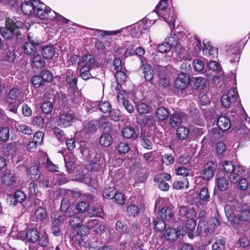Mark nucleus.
Wrapping results in <instances>:
<instances>
[{"label":"nucleus","instance_id":"f257e3e1","mask_svg":"<svg viewBox=\"0 0 250 250\" xmlns=\"http://www.w3.org/2000/svg\"><path fill=\"white\" fill-rule=\"evenodd\" d=\"M33 2H23L21 6L22 12L25 15L35 14L42 20L47 18L48 13L52 14L51 18L54 17L55 15L54 11H52L49 7L45 5L39 0H32Z\"/></svg>","mask_w":250,"mask_h":250},{"label":"nucleus","instance_id":"f03ea898","mask_svg":"<svg viewBox=\"0 0 250 250\" xmlns=\"http://www.w3.org/2000/svg\"><path fill=\"white\" fill-rule=\"evenodd\" d=\"M24 23L21 21H13L9 18H7L5 21L6 28H1L0 30V34L2 37L6 39H10L14 35L18 36L20 35V29L23 26Z\"/></svg>","mask_w":250,"mask_h":250},{"label":"nucleus","instance_id":"7ed1b4c3","mask_svg":"<svg viewBox=\"0 0 250 250\" xmlns=\"http://www.w3.org/2000/svg\"><path fill=\"white\" fill-rule=\"evenodd\" d=\"M232 226L236 229L242 228L244 225L250 224V209L242 208L235 214Z\"/></svg>","mask_w":250,"mask_h":250},{"label":"nucleus","instance_id":"20e7f679","mask_svg":"<svg viewBox=\"0 0 250 250\" xmlns=\"http://www.w3.org/2000/svg\"><path fill=\"white\" fill-rule=\"evenodd\" d=\"M163 201V198H158L156 200L155 208L156 210L159 209L157 217L160 218L165 221H169L174 216V212L170 207H164L159 209Z\"/></svg>","mask_w":250,"mask_h":250},{"label":"nucleus","instance_id":"39448f33","mask_svg":"<svg viewBox=\"0 0 250 250\" xmlns=\"http://www.w3.org/2000/svg\"><path fill=\"white\" fill-rule=\"evenodd\" d=\"M28 42H26L23 45L24 53L28 56H33L37 51V46L41 43V40L34 37L31 33L27 36Z\"/></svg>","mask_w":250,"mask_h":250},{"label":"nucleus","instance_id":"423d86ee","mask_svg":"<svg viewBox=\"0 0 250 250\" xmlns=\"http://www.w3.org/2000/svg\"><path fill=\"white\" fill-rule=\"evenodd\" d=\"M74 119V115L72 111H62L57 121V125L62 128L67 127L72 125Z\"/></svg>","mask_w":250,"mask_h":250},{"label":"nucleus","instance_id":"0eeeda50","mask_svg":"<svg viewBox=\"0 0 250 250\" xmlns=\"http://www.w3.org/2000/svg\"><path fill=\"white\" fill-rule=\"evenodd\" d=\"M2 182L6 185L8 188L12 189L16 187L18 183L17 177L13 171L6 169L1 177Z\"/></svg>","mask_w":250,"mask_h":250},{"label":"nucleus","instance_id":"6e6552de","mask_svg":"<svg viewBox=\"0 0 250 250\" xmlns=\"http://www.w3.org/2000/svg\"><path fill=\"white\" fill-rule=\"evenodd\" d=\"M217 164L213 162H208L204 165V168L201 172V177L206 181L212 178L216 170Z\"/></svg>","mask_w":250,"mask_h":250},{"label":"nucleus","instance_id":"1a4fd4ad","mask_svg":"<svg viewBox=\"0 0 250 250\" xmlns=\"http://www.w3.org/2000/svg\"><path fill=\"white\" fill-rule=\"evenodd\" d=\"M171 175L167 173H161L156 175L154 177V181L157 183L158 187L163 191H167L169 188V186L167 181L171 179Z\"/></svg>","mask_w":250,"mask_h":250},{"label":"nucleus","instance_id":"9d476101","mask_svg":"<svg viewBox=\"0 0 250 250\" xmlns=\"http://www.w3.org/2000/svg\"><path fill=\"white\" fill-rule=\"evenodd\" d=\"M237 97L236 89L231 88L227 94H224L222 97L221 103L223 106L225 108L229 107L236 102Z\"/></svg>","mask_w":250,"mask_h":250},{"label":"nucleus","instance_id":"9b49d317","mask_svg":"<svg viewBox=\"0 0 250 250\" xmlns=\"http://www.w3.org/2000/svg\"><path fill=\"white\" fill-rule=\"evenodd\" d=\"M26 198L25 194L21 190H17L14 194L9 196L10 205L13 206H19L21 210L24 208L22 202L25 200Z\"/></svg>","mask_w":250,"mask_h":250},{"label":"nucleus","instance_id":"f8f14e48","mask_svg":"<svg viewBox=\"0 0 250 250\" xmlns=\"http://www.w3.org/2000/svg\"><path fill=\"white\" fill-rule=\"evenodd\" d=\"M88 229H93L97 234L103 233L105 231L104 223L99 219H90L86 222Z\"/></svg>","mask_w":250,"mask_h":250},{"label":"nucleus","instance_id":"ddd939ff","mask_svg":"<svg viewBox=\"0 0 250 250\" xmlns=\"http://www.w3.org/2000/svg\"><path fill=\"white\" fill-rule=\"evenodd\" d=\"M139 138L141 144L144 148L148 150L152 149L153 143L151 141L152 137L148 131L146 130H141Z\"/></svg>","mask_w":250,"mask_h":250},{"label":"nucleus","instance_id":"4468645a","mask_svg":"<svg viewBox=\"0 0 250 250\" xmlns=\"http://www.w3.org/2000/svg\"><path fill=\"white\" fill-rule=\"evenodd\" d=\"M127 94L125 90L119 91L117 95L118 101L122 103L124 108L130 113L134 111L133 105L127 99Z\"/></svg>","mask_w":250,"mask_h":250},{"label":"nucleus","instance_id":"2eb2a0df","mask_svg":"<svg viewBox=\"0 0 250 250\" xmlns=\"http://www.w3.org/2000/svg\"><path fill=\"white\" fill-rule=\"evenodd\" d=\"M185 234V230L181 226L177 227V229L173 228H168L165 232L166 238L169 241H175L180 235Z\"/></svg>","mask_w":250,"mask_h":250},{"label":"nucleus","instance_id":"dca6fc26","mask_svg":"<svg viewBox=\"0 0 250 250\" xmlns=\"http://www.w3.org/2000/svg\"><path fill=\"white\" fill-rule=\"evenodd\" d=\"M68 197L67 195H65L62 199L60 210L61 213L71 216L75 213V207L70 205Z\"/></svg>","mask_w":250,"mask_h":250},{"label":"nucleus","instance_id":"f3484780","mask_svg":"<svg viewBox=\"0 0 250 250\" xmlns=\"http://www.w3.org/2000/svg\"><path fill=\"white\" fill-rule=\"evenodd\" d=\"M96 63V59L94 56L90 54H87L83 56L81 61L79 62L80 67H88L92 69L94 67Z\"/></svg>","mask_w":250,"mask_h":250},{"label":"nucleus","instance_id":"a211bd4d","mask_svg":"<svg viewBox=\"0 0 250 250\" xmlns=\"http://www.w3.org/2000/svg\"><path fill=\"white\" fill-rule=\"evenodd\" d=\"M23 93L17 88L11 89L7 94L8 99L14 100L19 104H21L23 102Z\"/></svg>","mask_w":250,"mask_h":250},{"label":"nucleus","instance_id":"6ab92c4d","mask_svg":"<svg viewBox=\"0 0 250 250\" xmlns=\"http://www.w3.org/2000/svg\"><path fill=\"white\" fill-rule=\"evenodd\" d=\"M189 82V75L188 74L181 73L175 82L176 87L180 89L185 88Z\"/></svg>","mask_w":250,"mask_h":250},{"label":"nucleus","instance_id":"aec40b11","mask_svg":"<svg viewBox=\"0 0 250 250\" xmlns=\"http://www.w3.org/2000/svg\"><path fill=\"white\" fill-rule=\"evenodd\" d=\"M91 106L94 108H98L103 113H109L111 110L110 104L106 101H103L100 102H92Z\"/></svg>","mask_w":250,"mask_h":250},{"label":"nucleus","instance_id":"412c9836","mask_svg":"<svg viewBox=\"0 0 250 250\" xmlns=\"http://www.w3.org/2000/svg\"><path fill=\"white\" fill-rule=\"evenodd\" d=\"M217 125L220 130L225 131L230 128L231 124L229 118L225 116H221L217 119Z\"/></svg>","mask_w":250,"mask_h":250},{"label":"nucleus","instance_id":"4be33fe9","mask_svg":"<svg viewBox=\"0 0 250 250\" xmlns=\"http://www.w3.org/2000/svg\"><path fill=\"white\" fill-rule=\"evenodd\" d=\"M245 169L244 167L237 166L235 170L231 173L229 175V179L231 182L233 184L237 183V182L241 179L242 175L244 173Z\"/></svg>","mask_w":250,"mask_h":250},{"label":"nucleus","instance_id":"5701e85b","mask_svg":"<svg viewBox=\"0 0 250 250\" xmlns=\"http://www.w3.org/2000/svg\"><path fill=\"white\" fill-rule=\"evenodd\" d=\"M27 174L31 180L33 181L38 180L41 175V171L38 165L35 164L29 167L27 169Z\"/></svg>","mask_w":250,"mask_h":250},{"label":"nucleus","instance_id":"b1692460","mask_svg":"<svg viewBox=\"0 0 250 250\" xmlns=\"http://www.w3.org/2000/svg\"><path fill=\"white\" fill-rule=\"evenodd\" d=\"M76 158L72 154L64 156V161L67 171L70 173L73 171L75 168Z\"/></svg>","mask_w":250,"mask_h":250},{"label":"nucleus","instance_id":"393cba45","mask_svg":"<svg viewBox=\"0 0 250 250\" xmlns=\"http://www.w3.org/2000/svg\"><path fill=\"white\" fill-rule=\"evenodd\" d=\"M203 45L204 48L203 49V55L210 58H213L217 55V50L211 46L209 42H206L205 41H203Z\"/></svg>","mask_w":250,"mask_h":250},{"label":"nucleus","instance_id":"a878e982","mask_svg":"<svg viewBox=\"0 0 250 250\" xmlns=\"http://www.w3.org/2000/svg\"><path fill=\"white\" fill-rule=\"evenodd\" d=\"M70 215H67L64 213H60L59 214L52 213L51 214L52 219V224L57 226H62L63 222L66 220Z\"/></svg>","mask_w":250,"mask_h":250},{"label":"nucleus","instance_id":"bb28decb","mask_svg":"<svg viewBox=\"0 0 250 250\" xmlns=\"http://www.w3.org/2000/svg\"><path fill=\"white\" fill-rule=\"evenodd\" d=\"M197 232L201 236H206L209 232L208 223L207 221L201 219L198 224Z\"/></svg>","mask_w":250,"mask_h":250},{"label":"nucleus","instance_id":"cd10ccee","mask_svg":"<svg viewBox=\"0 0 250 250\" xmlns=\"http://www.w3.org/2000/svg\"><path fill=\"white\" fill-rule=\"evenodd\" d=\"M88 213L90 216L102 217L104 215V211L102 205L97 204L92 206L88 210Z\"/></svg>","mask_w":250,"mask_h":250},{"label":"nucleus","instance_id":"c85d7f7f","mask_svg":"<svg viewBox=\"0 0 250 250\" xmlns=\"http://www.w3.org/2000/svg\"><path fill=\"white\" fill-rule=\"evenodd\" d=\"M31 64L33 67L37 69H42L44 66L45 62L43 57L40 55H36L33 56Z\"/></svg>","mask_w":250,"mask_h":250},{"label":"nucleus","instance_id":"c756f323","mask_svg":"<svg viewBox=\"0 0 250 250\" xmlns=\"http://www.w3.org/2000/svg\"><path fill=\"white\" fill-rule=\"evenodd\" d=\"M199 202L203 204H207L209 201L210 195L208 189L203 187L199 194Z\"/></svg>","mask_w":250,"mask_h":250},{"label":"nucleus","instance_id":"7c9ffc66","mask_svg":"<svg viewBox=\"0 0 250 250\" xmlns=\"http://www.w3.org/2000/svg\"><path fill=\"white\" fill-rule=\"evenodd\" d=\"M69 217H70L69 224L72 227L78 228L82 226L83 220L80 216L76 214V212Z\"/></svg>","mask_w":250,"mask_h":250},{"label":"nucleus","instance_id":"2f4dec72","mask_svg":"<svg viewBox=\"0 0 250 250\" xmlns=\"http://www.w3.org/2000/svg\"><path fill=\"white\" fill-rule=\"evenodd\" d=\"M27 240L31 243H35L39 239V233L37 229H30L26 232Z\"/></svg>","mask_w":250,"mask_h":250},{"label":"nucleus","instance_id":"473e14b6","mask_svg":"<svg viewBox=\"0 0 250 250\" xmlns=\"http://www.w3.org/2000/svg\"><path fill=\"white\" fill-rule=\"evenodd\" d=\"M66 81L69 87L73 90H75L77 87V79L75 75L70 72H68L66 74Z\"/></svg>","mask_w":250,"mask_h":250},{"label":"nucleus","instance_id":"72a5a7b5","mask_svg":"<svg viewBox=\"0 0 250 250\" xmlns=\"http://www.w3.org/2000/svg\"><path fill=\"white\" fill-rule=\"evenodd\" d=\"M216 185L219 190L224 191L229 188V182L225 177H218L216 179Z\"/></svg>","mask_w":250,"mask_h":250},{"label":"nucleus","instance_id":"f704fd0d","mask_svg":"<svg viewBox=\"0 0 250 250\" xmlns=\"http://www.w3.org/2000/svg\"><path fill=\"white\" fill-rule=\"evenodd\" d=\"M189 130L188 128L181 126L177 128L176 130V137L181 140L186 139L188 136Z\"/></svg>","mask_w":250,"mask_h":250},{"label":"nucleus","instance_id":"c9c22d12","mask_svg":"<svg viewBox=\"0 0 250 250\" xmlns=\"http://www.w3.org/2000/svg\"><path fill=\"white\" fill-rule=\"evenodd\" d=\"M55 54V50L53 46H47L42 48V55L45 59H51Z\"/></svg>","mask_w":250,"mask_h":250},{"label":"nucleus","instance_id":"e433bc0d","mask_svg":"<svg viewBox=\"0 0 250 250\" xmlns=\"http://www.w3.org/2000/svg\"><path fill=\"white\" fill-rule=\"evenodd\" d=\"M113 142V139L111 136L108 134H104L100 137L99 143L104 147L110 146Z\"/></svg>","mask_w":250,"mask_h":250},{"label":"nucleus","instance_id":"4c0bfd02","mask_svg":"<svg viewBox=\"0 0 250 250\" xmlns=\"http://www.w3.org/2000/svg\"><path fill=\"white\" fill-rule=\"evenodd\" d=\"M167 0H160V1L157 4L153 12H156L158 16H161V15H163V13L167 10Z\"/></svg>","mask_w":250,"mask_h":250},{"label":"nucleus","instance_id":"58836bf2","mask_svg":"<svg viewBox=\"0 0 250 250\" xmlns=\"http://www.w3.org/2000/svg\"><path fill=\"white\" fill-rule=\"evenodd\" d=\"M169 116V113L165 107H159L156 111V116L160 121H164L167 119Z\"/></svg>","mask_w":250,"mask_h":250},{"label":"nucleus","instance_id":"ea45409f","mask_svg":"<svg viewBox=\"0 0 250 250\" xmlns=\"http://www.w3.org/2000/svg\"><path fill=\"white\" fill-rule=\"evenodd\" d=\"M225 212L226 215L228 220L232 225L233 222L234 220L235 215L234 214V209L232 207L229 205L227 204L224 207Z\"/></svg>","mask_w":250,"mask_h":250},{"label":"nucleus","instance_id":"a19ab883","mask_svg":"<svg viewBox=\"0 0 250 250\" xmlns=\"http://www.w3.org/2000/svg\"><path fill=\"white\" fill-rule=\"evenodd\" d=\"M83 129L87 133H94L97 130V124L93 121H89L85 125Z\"/></svg>","mask_w":250,"mask_h":250},{"label":"nucleus","instance_id":"79ce46f5","mask_svg":"<svg viewBox=\"0 0 250 250\" xmlns=\"http://www.w3.org/2000/svg\"><path fill=\"white\" fill-rule=\"evenodd\" d=\"M143 73L146 81L151 82V83H153V70L149 65L146 64L144 66Z\"/></svg>","mask_w":250,"mask_h":250},{"label":"nucleus","instance_id":"37998d69","mask_svg":"<svg viewBox=\"0 0 250 250\" xmlns=\"http://www.w3.org/2000/svg\"><path fill=\"white\" fill-rule=\"evenodd\" d=\"M182 121L181 114L178 113L173 114L170 116L169 122L172 127H175L179 125Z\"/></svg>","mask_w":250,"mask_h":250},{"label":"nucleus","instance_id":"c03bdc74","mask_svg":"<svg viewBox=\"0 0 250 250\" xmlns=\"http://www.w3.org/2000/svg\"><path fill=\"white\" fill-rule=\"evenodd\" d=\"M237 47H233L230 50L227 51V55L230 58V62L232 63L238 62L240 58L239 54Z\"/></svg>","mask_w":250,"mask_h":250},{"label":"nucleus","instance_id":"a18cd8bd","mask_svg":"<svg viewBox=\"0 0 250 250\" xmlns=\"http://www.w3.org/2000/svg\"><path fill=\"white\" fill-rule=\"evenodd\" d=\"M154 226L155 229L158 231H162L165 229L166 228V223L163 219L158 218L154 219Z\"/></svg>","mask_w":250,"mask_h":250},{"label":"nucleus","instance_id":"49530a36","mask_svg":"<svg viewBox=\"0 0 250 250\" xmlns=\"http://www.w3.org/2000/svg\"><path fill=\"white\" fill-rule=\"evenodd\" d=\"M178 216L180 218H189L190 217V211L188 207L185 206H179Z\"/></svg>","mask_w":250,"mask_h":250},{"label":"nucleus","instance_id":"de8ad7c7","mask_svg":"<svg viewBox=\"0 0 250 250\" xmlns=\"http://www.w3.org/2000/svg\"><path fill=\"white\" fill-rule=\"evenodd\" d=\"M35 214L37 219L40 221L45 219L47 217L46 210L41 207L36 209Z\"/></svg>","mask_w":250,"mask_h":250},{"label":"nucleus","instance_id":"09e8293b","mask_svg":"<svg viewBox=\"0 0 250 250\" xmlns=\"http://www.w3.org/2000/svg\"><path fill=\"white\" fill-rule=\"evenodd\" d=\"M116 229L119 232L122 234L127 233L129 232L126 224L123 223L121 221H118L117 222Z\"/></svg>","mask_w":250,"mask_h":250},{"label":"nucleus","instance_id":"8fccbe9b","mask_svg":"<svg viewBox=\"0 0 250 250\" xmlns=\"http://www.w3.org/2000/svg\"><path fill=\"white\" fill-rule=\"evenodd\" d=\"M223 167L226 173L230 174L235 170L236 166L230 161H226L223 163Z\"/></svg>","mask_w":250,"mask_h":250},{"label":"nucleus","instance_id":"3c124183","mask_svg":"<svg viewBox=\"0 0 250 250\" xmlns=\"http://www.w3.org/2000/svg\"><path fill=\"white\" fill-rule=\"evenodd\" d=\"M135 133L134 128L130 126L125 127L122 130V134L125 138L130 139L133 137Z\"/></svg>","mask_w":250,"mask_h":250},{"label":"nucleus","instance_id":"603ef678","mask_svg":"<svg viewBox=\"0 0 250 250\" xmlns=\"http://www.w3.org/2000/svg\"><path fill=\"white\" fill-rule=\"evenodd\" d=\"M90 70L91 69L88 68V67H81L80 70V76L83 80L86 81L93 77L90 72Z\"/></svg>","mask_w":250,"mask_h":250},{"label":"nucleus","instance_id":"864d4df0","mask_svg":"<svg viewBox=\"0 0 250 250\" xmlns=\"http://www.w3.org/2000/svg\"><path fill=\"white\" fill-rule=\"evenodd\" d=\"M17 129L27 135H31L33 133V131L30 126L25 124H18L16 126Z\"/></svg>","mask_w":250,"mask_h":250},{"label":"nucleus","instance_id":"5fc2aeb1","mask_svg":"<svg viewBox=\"0 0 250 250\" xmlns=\"http://www.w3.org/2000/svg\"><path fill=\"white\" fill-rule=\"evenodd\" d=\"M196 226V221L193 219H190L187 220V223H186L185 226L184 227H182L184 230H185V234L187 233V231H193L195 228Z\"/></svg>","mask_w":250,"mask_h":250},{"label":"nucleus","instance_id":"6e6d98bb","mask_svg":"<svg viewBox=\"0 0 250 250\" xmlns=\"http://www.w3.org/2000/svg\"><path fill=\"white\" fill-rule=\"evenodd\" d=\"M9 137V128L8 127L0 128V140L6 142Z\"/></svg>","mask_w":250,"mask_h":250},{"label":"nucleus","instance_id":"4d7b16f0","mask_svg":"<svg viewBox=\"0 0 250 250\" xmlns=\"http://www.w3.org/2000/svg\"><path fill=\"white\" fill-rule=\"evenodd\" d=\"M166 41L167 42V43L168 45H170V47L172 48L174 47V49H177L178 48H180L181 45L177 41L175 37L173 36L168 37L167 39H166Z\"/></svg>","mask_w":250,"mask_h":250},{"label":"nucleus","instance_id":"13d9d810","mask_svg":"<svg viewBox=\"0 0 250 250\" xmlns=\"http://www.w3.org/2000/svg\"><path fill=\"white\" fill-rule=\"evenodd\" d=\"M116 189L114 187L106 188L103 191V196L107 199H113Z\"/></svg>","mask_w":250,"mask_h":250},{"label":"nucleus","instance_id":"bf43d9fd","mask_svg":"<svg viewBox=\"0 0 250 250\" xmlns=\"http://www.w3.org/2000/svg\"><path fill=\"white\" fill-rule=\"evenodd\" d=\"M54 180H55L56 184L62 185L67 183V180L65 175L63 173H56L53 175Z\"/></svg>","mask_w":250,"mask_h":250},{"label":"nucleus","instance_id":"052dcab7","mask_svg":"<svg viewBox=\"0 0 250 250\" xmlns=\"http://www.w3.org/2000/svg\"><path fill=\"white\" fill-rule=\"evenodd\" d=\"M42 112L46 114H49L52 112L54 106L53 104L50 102H44L42 104Z\"/></svg>","mask_w":250,"mask_h":250},{"label":"nucleus","instance_id":"680f3d73","mask_svg":"<svg viewBox=\"0 0 250 250\" xmlns=\"http://www.w3.org/2000/svg\"><path fill=\"white\" fill-rule=\"evenodd\" d=\"M115 77L118 84L124 83L126 80V75L123 70L116 72Z\"/></svg>","mask_w":250,"mask_h":250},{"label":"nucleus","instance_id":"e2e57ef3","mask_svg":"<svg viewBox=\"0 0 250 250\" xmlns=\"http://www.w3.org/2000/svg\"><path fill=\"white\" fill-rule=\"evenodd\" d=\"M20 104L16 101L7 102L6 104L7 110L16 114L17 113V109Z\"/></svg>","mask_w":250,"mask_h":250},{"label":"nucleus","instance_id":"0e129e2a","mask_svg":"<svg viewBox=\"0 0 250 250\" xmlns=\"http://www.w3.org/2000/svg\"><path fill=\"white\" fill-rule=\"evenodd\" d=\"M225 241L224 240H218L212 244V250H224L225 249Z\"/></svg>","mask_w":250,"mask_h":250},{"label":"nucleus","instance_id":"69168bd1","mask_svg":"<svg viewBox=\"0 0 250 250\" xmlns=\"http://www.w3.org/2000/svg\"><path fill=\"white\" fill-rule=\"evenodd\" d=\"M175 173L178 175L187 176L189 174V170L188 168L182 166H178L175 169Z\"/></svg>","mask_w":250,"mask_h":250},{"label":"nucleus","instance_id":"338daca9","mask_svg":"<svg viewBox=\"0 0 250 250\" xmlns=\"http://www.w3.org/2000/svg\"><path fill=\"white\" fill-rule=\"evenodd\" d=\"M130 147L127 143H120L117 147V150L120 154H125L129 151Z\"/></svg>","mask_w":250,"mask_h":250},{"label":"nucleus","instance_id":"774afa93","mask_svg":"<svg viewBox=\"0 0 250 250\" xmlns=\"http://www.w3.org/2000/svg\"><path fill=\"white\" fill-rule=\"evenodd\" d=\"M40 76L44 83L50 82L53 78L51 73L46 70H42Z\"/></svg>","mask_w":250,"mask_h":250}]
</instances>
